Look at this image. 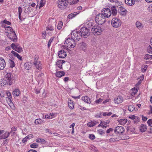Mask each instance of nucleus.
Returning <instances> with one entry per match:
<instances>
[{
    "mask_svg": "<svg viewBox=\"0 0 152 152\" xmlns=\"http://www.w3.org/2000/svg\"><path fill=\"white\" fill-rule=\"evenodd\" d=\"M39 56L36 55H35L34 61L32 63L34 67L36 69V72H38L42 69V64L41 62L38 60Z\"/></svg>",
    "mask_w": 152,
    "mask_h": 152,
    "instance_id": "f257e3e1",
    "label": "nucleus"
},
{
    "mask_svg": "<svg viewBox=\"0 0 152 152\" xmlns=\"http://www.w3.org/2000/svg\"><path fill=\"white\" fill-rule=\"evenodd\" d=\"M107 18L101 13L98 14L95 18L96 23L99 25H102L104 23Z\"/></svg>",
    "mask_w": 152,
    "mask_h": 152,
    "instance_id": "f03ea898",
    "label": "nucleus"
},
{
    "mask_svg": "<svg viewBox=\"0 0 152 152\" xmlns=\"http://www.w3.org/2000/svg\"><path fill=\"white\" fill-rule=\"evenodd\" d=\"M75 40L72 38H68L65 41L64 44L69 48H73L76 45Z\"/></svg>",
    "mask_w": 152,
    "mask_h": 152,
    "instance_id": "7ed1b4c3",
    "label": "nucleus"
},
{
    "mask_svg": "<svg viewBox=\"0 0 152 152\" xmlns=\"http://www.w3.org/2000/svg\"><path fill=\"white\" fill-rule=\"evenodd\" d=\"M71 37L76 42L78 41L82 37L79 31L77 30H73L71 33Z\"/></svg>",
    "mask_w": 152,
    "mask_h": 152,
    "instance_id": "20e7f679",
    "label": "nucleus"
},
{
    "mask_svg": "<svg viewBox=\"0 0 152 152\" xmlns=\"http://www.w3.org/2000/svg\"><path fill=\"white\" fill-rule=\"evenodd\" d=\"M91 31L93 34L95 35H100L102 32V30L101 29V27L98 25L94 26L92 28Z\"/></svg>",
    "mask_w": 152,
    "mask_h": 152,
    "instance_id": "39448f33",
    "label": "nucleus"
},
{
    "mask_svg": "<svg viewBox=\"0 0 152 152\" xmlns=\"http://www.w3.org/2000/svg\"><path fill=\"white\" fill-rule=\"evenodd\" d=\"M121 22L119 18H113L111 20V25L114 28H118L121 24Z\"/></svg>",
    "mask_w": 152,
    "mask_h": 152,
    "instance_id": "423d86ee",
    "label": "nucleus"
},
{
    "mask_svg": "<svg viewBox=\"0 0 152 152\" xmlns=\"http://www.w3.org/2000/svg\"><path fill=\"white\" fill-rule=\"evenodd\" d=\"M80 34L81 37L86 38L90 34L89 30L85 27H82L80 30Z\"/></svg>",
    "mask_w": 152,
    "mask_h": 152,
    "instance_id": "0eeeda50",
    "label": "nucleus"
},
{
    "mask_svg": "<svg viewBox=\"0 0 152 152\" xmlns=\"http://www.w3.org/2000/svg\"><path fill=\"white\" fill-rule=\"evenodd\" d=\"M68 3V0H59L58 3V7L60 9H62L66 8Z\"/></svg>",
    "mask_w": 152,
    "mask_h": 152,
    "instance_id": "6e6552de",
    "label": "nucleus"
},
{
    "mask_svg": "<svg viewBox=\"0 0 152 152\" xmlns=\"http://www.w3.org/2000/svg\"><path fill=\"white\" fill-rule=\"evenodd\" d=\"M10 46L12 49L19 53H21L23 51L22 48L17 43H13Z\"/></svg>",
    "mask_w": 152,
    "mask_h": 152,
    "instance_id": "1a4fd4ad",
    "label": "nucleus"
},
{
    "mask_svg": "<svg viewBox=\"0 0 152 152\" xmlns=\"http://www.w3.org/2000/svg\"><path fill=\"white\" fill-rule=\"evenodd\" d=\"M103 16H104L107 18L110 17L112 13L111 10L108 8H104L102 11V13H101Z\"/></svg>",
    "mask_w": 152,
    "mask_h": 152,
    "instance_id": "9d476101",
    "label": "nucleus"
},
{
    "mask_svg": "<svg viewBox=\"0 0 152 152\" xmlns=\"http://www.w3.org/2000/svg\"><path fill=\"white\" fill-rule=\"evenodd\" d=\"M4 77L6 80L8 82L10 83H10H12L13 80H14V77L13 75L11 73H7L5 76Z\"/></svg>",
    "mask_w": 152,
    "mask_h": 152,
    "instance_id": "9b49d317",
    "label": "nucleus"
},
{
    "mask_svg": "<svg viewBox=\"0 0 152 152\" xmlns=\"http://www.w3.org/2000/svg\"><path fill=\"white\" fill-rule=\"evenodd\" d=\"M7 36L12 41L15 42L17 41V37L15 31L12 32H9Z\"/></svg>",
    "mask_w": 152,
    "mask_h": 152,
    "instance_id": "f8f14e48",
    "label": "nucleus"
},
{
    "mask_svg": "<svg viewBox=\"0 0 152 152\" xmlns=\"http://www.w3.org/2000/svg\"><path fill=\"white\" fill-rule=\"evenodd\" d=\"M114 131L115 134H122L124 132V129L123 127L118 126L115 128Z\"/></svg>",
    "mask_w": 152,
    "mask_h": 152,
    "instance_id": "ddd939ff",
    "label": "nucleus"
},
{
    "mask_svg": "<svg viewBox=\"0 0 152 152\" xmlns=\"http://www.w3.org/2000/svg\"><path fill=\"white\" fill-rule=\"evenodd\" d=\"M118 11L122 16H124L126 15L127 12V10L122 6H120L119 7V9Z\"/></svg>",
    "mask_w": 152,
    "mask_h": 152,
    "instance_id": "4468645a",
    "label": "nucleus"
},
{
    "mask_svg": "<svg viewBox=\"0 0 152 152\" xmlns=\"http://www.w3.org/2000/svg\"><path fill=\"white\" fill-rule=\"evenodd\" d=\"M6 62L2 58L0 57V70L4 69L6 66Z\"/></svg>",
    "mask_w": 152,
    "mask_h": 152,
    "instance_id": "2eb2a0df",
    "label": "nucleus"
},
{
    "mask_svg": "<svg viewBox=\"0 0 152 152\" xmlns=\"http://www.w3.org/2000/svg\"><path fill=\"white\" fill-rule=\"evenodd\" d=\"M58 56L61 58H64L66 56V53L64 50L60 51L58 53Z\"/></svg>",
    "mask_w": 152,
    "mask_h": 152,
    "instance_id": "dca6fc26",
    "label": "nucleus"
},
{
    "mask_svg": "<svg viewBox=\"0 0 152 152\" xmlns=\"http://www.w3.org/2000/svg\"><path fill=\"white\" fill-rule=\"evenodd\" d=\"M82 99L83 101L88 104H90L91 102V99L88 96H83Z\"/></svg>",
    "mask_w": 152,
    "mask_h": 152,
    "instance_id": "f3484780",
    "label": "nucleus"
},
{
    "mask_svg": "<svg viewBox=\"0 0 152 152\" xmlns=\"http://www.w3.org/2000/svg\"><path fill=\"white\" fill-rule=\"evenodd\" d=\"M114 101L115 103L119 104L123 102V99L121 97L118 96L115 98Z\"/></svg>",
    "mask_w": 152,
    "mask_h": 152,
    "instance_id": "a211bd4d",
    "label": "nucleus"
},
{
    "mask_svg": "<svg viewBox=\"0 0 152 152\" xmlns=\"http://www.w3.org/2000/svg\"><path fill=\"white\" fill-rule=\"evenodd\" d=\"M10 134V132L6 131L4 133L0 136V139H6L9 136Z\"/></svg>",
    "mask_w": 152,
    "mask_h": 152,
    "instance_id": "6ab92c4d",
    "label": "nucleus"
},
{
    "mask_svg": "<svg viewBox=\"0 0 152 152\" xmlns=\"http://www.w3.org/2000/svg\"><path fill=\"white\" fill-rule=\"evenodd\" d=\"M64 62H65L63 60H59L56 62V65L60 69H62V64Z\"/></svg>",
    "mask_w": 152,
    "mask_h": 152,
    "instance_id": "aec40b11",
    "label": "nucleus"
},
{
    "mask_svg": "<svg viewBox=\"0 0 152 152\" xmlns=\"http://www.w3.org/2000/svg\"><path fill=\"white\" fill-rule=\"evenodd\" d=\"M137 85L136 84L134 88H132V91L131 93V94L132 96L135 95V94L137 92L139 88L137 86Z\"/></svg>",
    "mask_w": 152,
    "mask_h": 152,
    "instance_id": "412c9836",
    "label": "nucleus"
},
{
    "mask_svg": "<svg viewBox=\"0 0 152 152\" xmlns=\"http://www.w3.org/2000/svg\"><path fill=\"white\" fill-rule=\"evenodd\" d=\"M32 63L30 62H27L25 64L24 66L27 70H29L32 67Z\"/></svg>",
    "mask_w": 152,
    "mask_h": 152,
    "instance_id": "4be33fe9",
    "label": "nucleus"
},
{
    "mask_svg": "<svg viewBox=\"0 0 152 152\" xmlns=\"http://www.w3.org/2000/svg\"><path fill=\"white\" fill-rule=\"evenodd\" d=\"M94 22L92 21L91 20H88L86 23V24H87L88 27V28H91L92 27H93L94 26Z\"/></svg>",
    "mask_w": 152,
    "mask_h": 152,
    "instance_id": "5701e85b",
    "label": "nucleus"
},
{
    "mask_svg": "<svg viewBox=\"0 0 152 152\" xmlns=\"http://www.w3.org/2000/svg\"><path fill=\"white\" fill-rule=\"evenodd\" d=\"M65 74V73L64 71H57L55 74V75L57 77H61L64 76Z\"/></svg>",
    "mask_w": 152,
    "mask_h": 152,
    "instance_id": "b1692460",
    "label": "nucleus"
},
{
    "mask_svg": "<svg viewBox=\"0 0 152 152\" xmlns=\"http://www.w3.org/2000/svg\"><path fill=\"white\" fill-rule=\"evenodd\" d=\"M80 48L81 49L85 51L87 48L86 44L84 42H82L80 44Z\"/></svg>",
    "mask_w": 152,
    "mask_h": 152,
    "instance_id": "393cba45",
    "label": "nucleus"
},
{
    "mask_svg": "<svg viewBox=\"0 0 152 152\" xmlns=\"http://www.w3.org/2000/svg\"><path fill=\"white\" fill-rule=\"evenodd\" d=\"M111 10L112 11V14L114 16H115L117 13V9L115 6H113L111 8Z\"/></svg>",
    "mask_w": 152,
    "mask_h": 152,
    "instance_id": "a878e982",
    "label": "nucleus"
},
{
    "mask_svg": "<svg viewBox=\"0 0 152 152\" xmlns=\"http://www.w3.org/2000/svg\"><path fill=\"white\" fill-rule=\"evenodd\" d=\"M8 64L10 65V67L13 68L15 66V64L13 60L9 59L8 60Z\"/></svg>",
    "mask_w": 152,
    "mask_h": 152,
    "instance_id": "bb28decb",
    "label": "nucleus"
},
{
    "mask_svg": "<svg viewBox=\"0 0 152 152\" xmlns=\"http://www.w3.org/2000/svg\"><path fill=\"white\" fill-rule=\"evenodd\" d=\"M136 27L139 29H142L144 26L142 24V23L139 21H137L136 23Z\"/></svg>",
    "mask_w": 152,
    "mask_h": 152,
    "instance_id": "cd10ccee",
    "label": "nucleus"
},
{
    "mask_svg": "<svg viewBox=\"0 0 152 152\" xmlns=\"http://www.w3.org/2000/svg\"><path fill=\"white\" fill-rule=\"evenodd\" d=\"M119 123L121 125H124L127 121V119L126 118H122L118 120Z\"/></svg>",
    "mask_w": 152,
    "mask_h": 152,
    "instance_id": "c85d7f7f",
    "label": "nucleus"
},
{
    "mask_svg": "<svg viewBox=\"0 0 152 152\" xmlns=\"http://www.w3.org/2000/svg\"><path fill=\"white\" fill-rule=\"evenodd\" d=\"M134 0H125V2L126 4L129 6H132L134 4Z\"/></svg>",
    "mask_w": 152,
    "mask_h": 152,
    "instance_id": "c756f323",
    "label": "nucleus"
},
{
    "mask_svg": "<svg viewBox=\"0 0 152 152\" xmlns=\"http://www.w3.org/2000/svg\"><path fill=\"white\" fill-rule=\"evenodd\" d=\"M20 94V91L18 89H15L12 92L13 96L14 97L18 96Z\"/></svg>",
    "mask_w": 152,
    "mask_h": 152,
    "instance_id": "7c9ffc66",
    "label": "nucleus"
},
{
    "mask_svg": "<svg viewBox=\"0 0 152 152\" xmlns=\"http://www.w3.org/2000/svg\"><path fill=\"white\" fill-rule=\"evenodd\" d=\"M68 104L69 108L71 109H72L73 108L74 106V104L73 103V102L72 100H70L68 101Z\"/></svg>",
    "mask_w": 152,
    "mask_h": 152,
    "instance_id": "2f4dec72",
    "label": "nucleus"
},
{
    "mask_svg": "<svg viewBox=\"0 0 152 152\" xmlns=\"http://www.w3.org/2000/svg\"><path fill=\"white\" fill-rule=\"evenodd\" d=\"M97 123H99L98 122H97L96 121H91L90 122H89L87 124V125L89 127H92L93 126H95Z\"/></svg>",
    "mask_w": 152,
    "mask_h": 152,
    "instance_id": "473e14b6",
    "label": "nucleus"
},
{
    "mask_svg": "<svg viewBox=\"0 0 152 152\" xmlns=\"http://www.w3.org/2000/svg\"><path fill=\"white\" fill-rule=\"evenodd\" d=\"M146 126L144 124H142L140 126V131L142 132H145L146 130Z\"/></svg>",
    "mask_w": 152,
    "mask_h": 152,
    "instance_id": "72a5a7b5",
    "label": "nucleus"
},
{
    "mask_svg": "<svg viewBox=\"0 0 152 152\" xmlns=\"http://www.w3.org/2000/svg\"><path fill=\"white\" fill-rule=\"evenodd\" d=\"M25 10L26 13L28 14H29L33 11V9L31 8L30 6L27 8H26Z\"/></svg>",
    "mask_w": 152,
    "mask_h": 152,
    "instance_id": "f704fd0d",
    "label": "nucleus"
},
{
    "mask_svg": "<svg viewBox=\"0 0 152 152\" xmlns=\"http://www.w3.org/2000/svg\"><path fill=\"white\" fill-rule=\"evenodd\" d=\"M43 122V121L41 119H36L34 123L36 124H41Z\"/></svg>",
    "mask_w": 152,
    "mask_h": 152,
    "instance_id": "c9c22d12",
    "label": "nucleus"
},
{
    "mask_svg": "<svg viewBox=\"0 0 152 152\" xmlns=\"http://www.w3.org/2000/svg\"><path fill=\"white\" fill-rule=\"evenodd\" d=\"M77 13L76 12L71 13L68 15L67 18L69 19H72L75 17Z\"/></svg>",
    "mask_w": 152,
    "mask_h": 152,
    "instance_id": "e433bc0d",
    "label": "nucleus"
},
{
    "mask_svg": "<svg viewBox=\"0 0 152 152\" xmlns=\"http://www.w3.org/2000/svg\"><path fill=\"white\" fill-rule=\"evenodd\" d=\"M79 0H69V3L70 4H76L78 2Z\"/></svg>",
    "mask_w": 152,
    "mask_h": 152,
    "instance_id": "4c0bfd02",
    "label": "nucleus"
},
{
    "mask_svg": "<svg viewBox=\"0 0 152 152\" xmlns=\"http://www.w3.org/2000/svg\"><path fill=\"white\" fill-rule=\"evenodd\" d=\"M152 58V55L146 54L144 56V59L146 60H151Z\"/></svg>",
    "mask_w": 152,
    "mask_h": 152,
    "instance_id": "58836bf2",
    "label": "nucleus"
},
{
    "mask_svg": "<svg viewBox=\"0 0 152 152\" xmlns=\"http://www.w3.org/2000/svg\"><path fill=\"white\" fill-rule=\"evenodd\" d=\"M63 23L62 21H60L58 23L57 28L58 30L61 29L62 27Z\"/></svg>",
    "mask_w": 152,
    "mask_h": 152,
    "instance_id": "ea45409f",
    "label": "nucleus"
},
{
    "mask_svg": "<svg viewBox=\"0 0 152 152\" xmlns=\"http://www.w3.org/2000/svg\"><path fill=\"white\" fill-rule=\"evenodd\" d=\"M36 142H41L42 144L45 143V141L43 139L39 138L36 140Z\"/></svg>",
    "mask_w": 152,
    "mask_h": 152,
    "instance_id": "a19ab883",
    "label": "nucleus"
},
{
    "mask_svg": "<svg viewBox=\"0 0 152 152\" xmlns=\"http://www.w3.org/2000/svg\"><path fill=\"white\" fill-rule=\"evenodd\" d=\"M18 13H19V18L20 20H21V13L22 11V9L21 7H18Z\"/></svg>",
    "mask_w": 152,
    "mask_h": 152,
    "instance_id": "79ce46f5",
    "label": "nucleus"
},
{
    "mask_svg": "<svg viewBox=\"0 0 152 152\" xmlns=\"http://www.w3.org/2000/svg\"><path fill=\"white\" fill-rule=\"evenodd\" d=\"M127 130L128 131H129L130 132H135V128L133 127H128L127 128Z\"/></svg>",
    "mask_w": 152,
    "mask_h": 152,
    "instance_id": "37998d69",
    "label": "nucleus"
},
{
    "mask_svg": "<svg viewBox=\"0 0 152 152\" xmlns=\"http://www.w3.org/2000/svg\"><path fill=\"white\" fill-rule=\"evenodd\" d=\"M147 52L149 53H152V47L149 45L147 48Z\"/></svg>",
    "mask_w": 152,
    "mask_h": 152,
    "instance_id": "c03bdc74",
    "label": "nucleus"
},
{
    "mask_svg": "<svg viewBox=\"0 0 152 152\" xmlns=\"http://www.w3.org/2000/svg\"><path fill=\"white\" fill-rule=\"evenodd\" d=\"M30 147L32 148H37L38 147V145L37 143H33L30 145Z\"/></svg>",
    "mask_w": 152,
    "mask_h": 152,
    "instance_id": "a18cd8bd",
    "label": "nucleus"
},
{
    "mask_svg": "<svg viewBox=\"0 0 152 152\" xmlns=\"http://www.w3.org/2000/svg\"><path fill=\"white\" fill-rule=\"evenodd\" d=\"M46 29L47 30H49L50 31L53 30H54L53 26L50 25H48L47 27V29Z\"/></svg>",
    "mask_w": 152,
    "mask_h": 152,
    "instance_id": "49530a36",
    "label": "nucleus"
},
{
    "mask_svg": "<svg viewBox=\"0 0 152 152\" xmlns=\"http://www.w3.org/2000/svg\"><path fill=\"white\" fill-rule=\"evenodd\" d=\"M135 109V108L132 105H129L128 106L129 110L131 112L133 111Z\"/></svg>",
    "mask_w": 152,
    "mask_h": 152,
    "instance_id": "de8ad7c7",
    "label": "nucleus"
},
{
    "mask_svg": "<svg viewBox=\"0 0 152 152\" xmlns=\"http://www.w3.org/2000/svg\"><path fill=\"white\" fill-rule=\"evenodd\" d=\"M10 107L13 110H15V107L12 102L8 104Z\"/></svg>",
    "mask_w": 152,
    "mask_h": 152,
    "instance_id": "09e8293b",
    "label": "nucleus"
},
{
    "mask_svg": "<svg viewBox=\"0 0 152 152\" xmlns=\"http://www.w3.org/2000/svg\"><path fill=\"white\" fill-rule=\"evenodd\" d=\"M45 1H40V6H39V8L42 7L43 6H44L45 4Z\"/></svg>",
    "mask_w": 152,
    "mask_h": 152,
    "instance_id": "8fccbe9b",
    "label": "nucleus"
},
{
    "mask_svg": "<svg viewBox=\"0 0 152 152\" xmlns=\"http://www.w3.org/2000/svg\"><path fill=\"white\" fill-rule=\"evenodd\" d=\"M12 98H8V97H6V99L8 103V104L12 102V100L11 99Z\"/></svg>",
    "mask_w": 152,
    "mask_h": 152,
    "instance_id": "3c124183",
    "label": "nucleus"
},
{
    "mask_svg": "<svg viewBox=\"0 0 152 152\" xmlns=\"http://www.w3.org/2000/svg\"><path fill=\"white\" fill-rule=\"evenodd\" d=\"M54 37H52L50 40L48 42V47H49L50 45L51 42H52Z\"/></svg>",
    "mask_w": 152,
    "mask_h": 152,
    "instance_id": "603ef678",
    "label": "nucleus"
},
{
    "mask_svg": "<svg viewBox=\"0 0 152 152\" xmlns=\"http://www.w3.org/2000/svg\"><path fill=\"white\" fill-rule=\"evenodd\" d=\"M147 123L148 125L152 127V119H150L147 121Z\"/></svg>",
    "mask_w": 152,
    "mask_h": 152,
    "instance_id": "864d4df0",
    "label": "nucleus"
},
{
    "mask_svg": "<svg viewBox=\"0 0 152 152\" xmlns=\"http://www.w3.org/2000/svg\"><path fill=\"white\" fill-rule=\"evenodd\" d=\"M148 66L146 65H145L144 66V67L142 68L141 69L142 72H144L146 71L147 68Z\"/></svg>",
    "mask_w": 152,
    "mask_h": 152,
    "instance_id": "5fc2aeb1",
    "label": "nucleus"
},
{
    "mask_svg": "<svg viewBox=\"0 0 152 152\" xmlns=\"http://www.w3.org/2000/svg\"><path fill=\"white\" fill-rule=\"evenodd\" d=\"M7 30L9 31V32H7V33H9V32L10 33V32H12L14 31L12 28L10 27L7 26Z\"/></svg>",
    "mask_w": 152,
    "mask_h": 152,
    "instance_id": "6e6d98bb",
    "label": "nucleus"
},
{
    "mask_svg": "<svg viewBox=\"0 0 152 152\" xmlns=\"http://www.w3.org/2000/svg\"><path fill=\"white\" fill-rule=\"evenodd\" d=\"M129 118L133 120H134V119H136V118L137 119V116H135L134 115H133L130 116H129Z\"/></svg>",
    "mask_w": 152,
    "mask_h": 152,
    "instance_id": "4d7b16f0",
    "label": "nucleus"
},
{
    "mask_svg": "<svg viewBox=\"0 0 152 152\" xmlns=\"http://www.w3.org/2000/svg\"><path fill=\"white\" fill-rule=\"evenodd\" d=\"M15 56H16L20 60H22L21 56H20L18 53H17L16 55Z\"/></svg>",
    "mask_w": 152,
    "mask_h": 152,
    "instance_id": "13d9d810",
    "label": "nucleus"
},
{
    "mask_svg": "<svg viewBox=\"0 0 152 152\" xmlns=\"http://www.w3.org/2000/svg\"><path fill=\"white\" fill-rule=\"evenodd\" d=\"M45 118L46 119H51L52 118V117L50 116V115H49V114H47L45 115Z\"/></svg>",
    "mask_w": 152,
    "mask_h": 152,
    "instance_id": "bf43d9fd",
    "label": "nucleus"
},
{
    "mask_svg": "<svg viewBox=\"0 0 152 152\" xmlns=\"http://www.w3.org/2000/svg\"><path fill=\"white\" fill-rule=\"evenodd\" d=\"M89 138L91 140H94L95 138V136L94 135L92 134H90L89 135Z\"/></svg>",
    "mask_w": 152,
    "mask_h": 152,
    "instance_id": "052dcab7",
    "label": "nucleus"
},
{
    "mask_svg": "<svg viewBox=\"0 0 152 152\" xmlns=\"http://www.w3.org/2000/svg\"><path fill=\"white\" fill-rule=\"evenodd\" d=\"M3 23L2 24H3V23L6 24L8 25H10L11 24V23L10 22L8 21L7 20H4L3 21Z\"/></svg>",
    "mask_w": 152,
    "mask_h": 152,
    "instance_id": "680f3d73",
    "label": "nucleus"
},
{
    "mask_svg": "<svg viewBox=\"0 0 152 152\" xmlns=\"http://www.w3.org/2000/svg\"><path fill=\"white\" fill-rule=\"evenodd\" d=\"M103 100V99L101 98H99V99H97L95 101V102L97 104L99 103L100 102H102Z\"/></svg>",
    "mask_w": 152,
    "mask_h": 152,
    "instance_id": "e2e57ef3",
    "label": "nucleus"
},
{
    "mask_svg": "<svg viewBox=\"0 0 152 152\" xmlns=\"http://www.w3.org/2000/svg\"><path fill=\"white\" fill-rule=\"evenodd\" d=\"M117 138H111L109 140L110 142H114L115 141H117Z\"/></svg>",
    "mask_w": 152,
    "mask_h": 152,
    "instance_id": "0e129e2a",
    "label": "nucleus"
},
{
    "mask_svg": "<svg viewBox=\"0 0 152 152\" xmlns=\"http://www.w3.org/2000/svg\"><path fill=\"white\" fill-rule=\"evenodd\" d=\"M7 96H8V98H12L11 94L10 92L7 91Z\"/></svg>",
    "mask_w": 152,
    "mask_h": 152,
    "instance_id": "69168bd1",
    "label": "nucleus"
},
{
    "mask_svg": "<svg viewBox=\"0 0 152 152\" xmlns=\"http://www.w3.org/2000/svg\"><path fill=\"white\" fill-rule=\"evenodd\" d=\"M16 128L15 127H13L11 128L10 133H12L16 131Z\"/></svg>",
    "mask_w": 152,
    "mask_h": 152,
    "instance_id": "338daca9",
    "label": "nucleus"
},
{
    "mask_svg": "<svg viewBox=\"0 0 152 152\" xmlns=\"http://www.w3.org/2000/svg\"><path fill=\"white\" fill-rule=\"evenodd\" d=\"M113 131V129L112 128H110L108 129L106 131L107 133L108 134L110 133V132H112Z\"/></svg>",
    "mask_w": 152,
    "mask_h": 152,
    "instance_id": "774afa93",
    "label": "nucleus"
}]
</instances>
